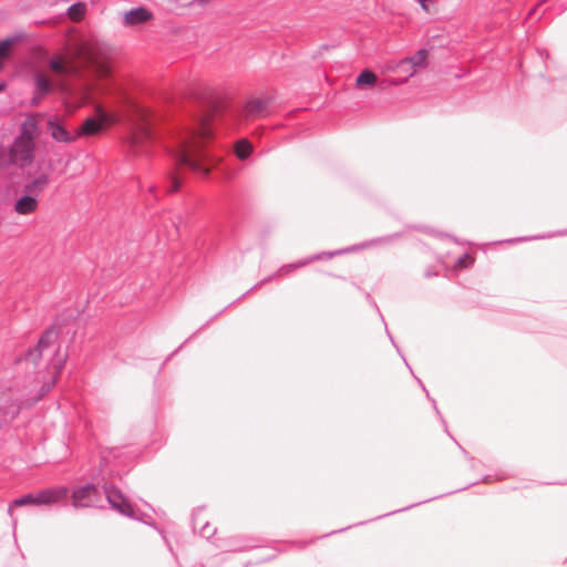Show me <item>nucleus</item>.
Listing matches in <instances>:
<instances>
[{
	"label": "nucleus",
	"instance_id": "1",
	"mask_svg": "<svg viewBox=\"0 0 567 567\" xmlns=\"http://www.w3.org/2000/svg\"><path fill=\"white\" fill-rule=\"evenodd\" d=\"M213 134L208 115L197 116L192 124L177 134L171 153L176 166L187 167L196 174L207 176L217 165V159L207 153L203 142Z\"/></svg>",
	"mask_w": 567,
	"mask_h": 567
},
{
	"label": "nucleus",
	"instance_id": "2",
	"mask_svg": "<svg viewBox=\"0 0 567 567\" xmlns=\"http://www.w3.org/2000/svg\"><path fill=\"white\" fill-rule=\"evenodd\" d=\"M40 134L37 115H29L20 125L19 134L9 148L10 161L20 167L34 159L35 140Z\"/></svg>",
	"mask_w": 567,
	"mask_h": 567
},
{
	"label": "nucleus",
	"instance_id": "3",
	"mask_svg": "<svg viewBox=\"0 0 567 567\" xmlns=\"http://www.w3.org/2000/svg\"><path fill=\"white\" fill-rule=\"evenodd\" d=\"M69 493V489L64 486L51 487L40 491L38 494H25L19 498H16L8 507L9 515L12 516L11 512L14 506H27V505H52L64 498Z\"/></svg>",
	"mask_w": 567,
	"mask_h": 567
},
{
	"label": "nucleus",
	"instance_id": "4",
	"mask_svg": "<svg viewBox=\"0 0 567 567\" xmlns=\"http://www.w3.org/2000/svg\"><path fill=\"white\" fill-rule=\"evenodd\" d=\"M94 112L95 115L86 117L80 126L76 137L96 135L118 121L116 114L106 111L100 104L95 105Z\"/></svg>",
	"mask_w": 567,
	"mask_h": 567
},
{
	"label": "nucleus",
	"instance_id": "5",
	"mask_svg": "<svg viewBox=\"0 0 567 567\" xmlns=\"http://www.w3.org/2000/svg\"><path fill=\"white\" fill-rule=\"evenodd\" d=\"M155 138L152 127V120L148 115L142 114V120L136 123L130 135V147L135 155L145 153L144 147Z\"/></svg>",
	"mask_w": 567,
	"mask_h": 567
},
{
	"label": "nucleus",
	"instance_id": "6",
	"mask_svg": "<svg viewBox=\"0 0 567 567\" xmlns=\"http://www.w3.org/2000/svg\"><path fill=\"white\" fill-rule=\"evenodd\" d=\"M78 56L82 60L85 68L92 71L96 76L105 78L110 73L107 64L101 60L99 49L93 43H83L78 49Z\"/></svg>",
	"mask_w": 567,
	"mask_h": 567
},
{
	"label": "nucleus",
	"instance_id": "7",
	"mask_svg": "<svg viewBox=\"0 0 567 567\" xmlns=\"http://www.w3.org/2000/svg\"><path fill=\"white\" fill-rule=\"evenodd\" d=\"M58 342V332L54 328L47 329L41 337L35 347L28 349L24 355V360L28 362H32L33 364H38L39 360L43 357V354L51 348L54 347Z\"/></svg>",
	"mask_w": 567,
	"mask_h": 567
},
{
	"label": "nucleus",
	"instance_id": "8",
	"mask_svg": "<svg viewBox=\"0 0 567 567\" xmlns=\"http://www.w3.org/2000/svg\"><path fill=\"white\" fill-rule=\"evenodd\" d=\"M20 410L21 402L14 398L11 390L0 391V427L16 419Z\"/></svg>",
	"mask_w": 567,
	"mask_h": 567
},
{
	"label": "nucleus",
	"instance_id": "9",
	"mask_svg": "<svg viewBox=\"0 0 567 567\" xmlns=\"http://www.w3.org/2000/svg\"><path fill=\"white\" fill-rule=\"evenodd\" d=\"M104 493L111 508L124 516H133L131 504L118 488H116L113 484H105Z\"/></svg>",
	"mask_w": 567,
	"mask_h": 567
},
{
	"label": "nucleus",
	"instance_id": "10",
	"mask_svg": "<svg viewBox=\"0 0 567 567\" xmlns=\"http://www.w3.org/2000/svg\"><path fill=\"white\" fill-rule=\"evenodd\" d=\"M343 251L344 250H337V251H330V252H321V254H317V255H313L311 257H308V258H306L303 260L285 265L275 275H272V276H270L268 278L262 279L260 282L255 285L251 289L260 287L262 284L268 282L269 280H271L276 276H286V275L290 274L292 270H295L297 268H300V267H303V266H306V265H308V264H310L312 261L320 260L323 257H327L328 259H330V258L334 257L336 255H339V254H341Z\"/></svg>",
	"mask_w": 567,
	"mask_h": 567
},
{
	"label": "nucleus",
	"instance_id": "11",
	"mask_svg": "<svg viewBox=\"0 0 567 567\" xmlns=\"http://www.w3.org/2000/svg\"><path fill=\"white\" fill-rule=\"evenodd\" d=\"M99 489L93 484H86L78 487L72 493V503L75 507H90L94 505V499Z\"/></svg>",
	"mask_w": 567,
	"mask_h": 567
},
{
	"label": "nucleus",
	"instance_id": "12",
	"mask_svg": "<svg viewBox=\"0 0 567 567\" xmlns=\"http://www.w3.org/2000/svg\"><path fill=\"white\" fill-rule=\"evenodd\" d=\"M48 130L51 137L60 143H72L78 138L76 133L71 134L58 117L48 121Z\"/></svg>",
	"mask_w": 567,
	"mask_h": 567
},
{
	"label": "nucleus",
	"instance_id": "13",
	"mask_svg": "<svg viewBox=\"0 0 567 567\" xmlns=\"http://www.w3.org/2000/svg\"><path fill=\"white\" fill-rule=\"evenodd\" d=\"M50 184V177L47 173H40L38 176L27 179L23 184L22 190L28 195H33L35 198L48 188Z\"/></svg>",
	"mask_w": 567,
	"mask_h": 567
},
{
	"label": "nucleus",
	"instance_id": "14",
	"mask_svg": "<svg viewBox=\"0 0 567 567\" xmlns=\"http://www.w3.org/2000/svg\"><path fill=\"white\" fill-rule=\"evenodd\" d=\"M270 104L269 97H255L249 100L244 106V116L251 118L261 115Z\"/></svg>",
	"mask_w": 567,
	"mask_h": 567
},
{
	"label": "nucleus",
	"instance_id": "15",
	"mask_svg": "<svg viewBox=\"0 0 567 567\" xmlns=\"http://www.w3.org/2000/svg\"><path fill=\"white\" fill-rule=\"evenodd\" d=\"M39 207V200L33 195H28L23 193L22 196H20L14 205L13 209L19 215H30L34 212H37Z\"/></svg>",
	"mask_w": 567,
	"mask_h": 567
},
{
	"label": "nucleus",
	"instance_id": "16",
	"mask_svg": "<svg viewBox=\"0 0 567 567\" xmlns=\"http://www.w3.org/2000/svg\"><path fill=\"white\" fill-rule=\"evenodd\" d=\"M49 68L58 75L76 74L78 68L73 63H69L63 55H54L49 61Z\"/></svg>",
	"mask_w": 567,
	"mask_h": 567
},
{
	"label": "nucleus",
	"instance_id": "17",
	"mask_svg": "<svg viewBox=\"0 0 567 567\" xmlns=\"http://www.w3.org/2000/svg\"><path fill=\"white\" fill-rule=\"evenodd\" d=\"M152 13L144 7H137L128 10L124 16V22L127 25H136L148 21Z\"/></svg>",
	"mask_w": 567,
	"mask_h": 567
},
{
	"label": "nucleus",
	"instance_id": "18",
	"mask_svg": "<svg viewBox=\"0 0 567 567\" xmlns=\"http://www.w3.org/2000/svg\"><path fill=\"white\" fill-rule=\"evenodd\" d=\"M429 52L425 49H420L416 51L411 58H406L405 60H402L400 62V66L404 65H411V73L410 75H413L416 68H423L426 64Z\"/></svg>",
	"mask_w": 567,
	"mask_h": 567
},
{
	"label": "nucleus",
	"instance_id": "19",
	"mask_svg": "<svg viewBox=\"0 0 567 567\" xmlns=\"http://www.w3.org/2000/svg\"><path fill=\"white\" fill-rule=\"evenodd\" d=\"M34 94L39 95V97H44L52 91V84L47 75L42 73H37L34 75Z\"/></svg>",
	"mask_w": 567,
	"mask_h": 567
},
{
	"label": "nucleus",
	"instance_id": "20",
	"mask_svg": "<svg viewBox=\"0 0 567 567\" xmlns=\"http://www.w3.org/2000/svg\"><path fill=\"white\" fill-rule=\"evenodd\" d=\"M377 83V75L374 72H372L371 70H363L358 76H357V80H355V84L357 86L359 87H363V86H372Z\"/></svg>",
	"mask_w": 567,
	"mask_h": 567
},
{
	"label": "nucleus",
	"instance_id": "21",
	"mask_svg": "<svg viewBox=\"0 0 567 567\" xmlns=\"http://www.w3.org/2000/svg\"><path fill=\"white\" fill-rule=\"evenodd\" d=\"M59 350H60V346L58 347H54L53 349V354H54V358L51 359L50 361V365L52 367V369L54 370V373L56 375H59L62 371V369L64 368V364H65V361H66V355H60L59 354ZM55 380V378H53V381Z\"/></svg>",
	"mask_w": 567,
	"mask_h": 567
},
{
	"label": "nucleus",
	"instance_id": "22",
	"mask_svg": "<svg viewBox=\"0 0 567 567\" xmlns=\"http://www.w3.org/2000/svg\"><path fill=\"white\" fill-rule=\"evenodd\" d=\"M252 152V146L247 140H240L235 146V153L238 158L246 159Z\"/></svg>",
	"mask_w": 567,
	"mask_h": 567
},
{
	"label": "nucleus",
	"instance_id": "23",
	"mask_svg": "<svg viewBox=\"0 0 567 567\" xmlns=\"http://www.w3.org/2000/svg\"><path fill=\"white\" fill-rule=\"evenodd\" d=\"M85 10L86 4L84 2H75L69 7L68 13L72 19L79 20L83 17Z\"/></svg>",
	"mask_w": 567,
	"mask_h": 567
},
{
	"label": "nucleus",
	"instance_id": "24",
	"mask_svg": "<svg viewBox=\"0 0 567 567\" xmlns=\"http://www.w3.org/2000/svg\"><path fill=\"white\" fill-rule=\"evenodd\" d=\"M167 182H168V187H167V193H175L181 187V179L179 177L175 174V173H169L167 175Z\"/></svg>",
	"mask_w": 567,
	"mask_h": 567
},
{
	"label": "nucleus",
	"instance_id": "25",
	"mask_svg": "<svg viewBox=\"0 0 567 567\" xmlns=\"http://www.w3.org/2000/svg\"><path fill=\"white\" fill-rule=\"evenodd\" d=\"M216 533V528L213 527L209 523H205L200 528H199V534L202 537L206 538V539H209L212 536H214Z\"/></svg>",
	"mask_w": 567,
	"mask_h": 567
},
{
	"label": "nucleus",
	"instance_id": "26",
	"mask_svg": "<svg viewBox=\"0 0 567 567\" xmlns=\"http://www.w3.org/2000/svg\"><path fill=\"white\" fill-rule=\"evenodd\" d=\"M13 44V39H4L0 41V60L8 55V51Z\"/></svg>",
	"mask_w": 567,
	"mask_h": 567
},
{
	"label": "nucleus",
	"instance_id": "27",
	"mask_svg": "<svg viewBox=\"0 0 567 567\" xmlns=\"http://www.w3.org/2000/svg\"><path fill=\"white\" fill-rule=\"evenodd\" d=\"M468 262H473V259L470 257L468 254H464L457 258L456 266L460 268H466L468 266Z\"/></svg>",
	"mask_w": 567,
	"mask_h": 567
},
{
	"label": "nucleus",
	"instance_id": "28",
	"mask_svg": "<svg viewBox=\"0 0 567 567\" xmlns=\"http://www.w3.org/2000/svg\"><path fill=\"white\" fill-rule=\"evenodd\" d=\"M399 237V234H393V235H390V236H385V237H381V238H378L375 240H373L374 243H390L392 239Z\"/></svg>",
	"mask_w": 567,
	"mask_h": 567
},
{
	"label": "nucleus",
	"instance_id": "29",
	"mask_svg": "<svg viewBox=\"0 0 567 567\" xmlns=\"http://www.w3.org/2000/svg\"><path fill=\"white\" fill-rule=\"evenodd\" d=\"M386 334H388V337L390 338V340H391L392 344L396 348L398 352H399V353H401V352H400L399 347L396 346V343H395V341H394L393 337L391 336V333H390V331H389L388 329H386ZM400 355L403 358V355H402V354H400Z\"/></svg>",
	"mask_w": 567,
	"mask_h": 567
},
{
	"label": "nucleus",
	"instance_id": "30",
	"mask_svg": "<svg viewBox=\"0 0 567 567\" xmlns=\"http://www.w3.org/2000/svg\"><path fill=\"white\" fill-rule=\"evenodd\" d=\"M423 10L427 11V0H417Z\"/></svg>",
	"mask_w": 567,
	"mask_h": 567
},
{
	"label": "nucleus",
	"instance_id": "31",
	"mask_svg": "<svg viewBox=\"0 0 567 567\" xmlns=\"http://www.w3.org/2000/svg\"><path fill=\"white\" fill-rule=\"evenodd\" d=\"M41 99H42V97H39V95L34 94V96H33V99H32V101H31V104H32V105H38V104L40 103V100H41Z\"/></svg>",
	"mask_w": 567,
	"mask_h": 567
},
{
	"label": "nucleus",
	"instance_id": "32",
	"mask_svg": "<svg viewBox=\"0 0 567 567\" xmlns=\"http://www.w3.org/2000/svg\"><path fill=\"white\" fill-rule=\"evenodd\" d=\"M426 396H427V398H429L433 403H435V401H434L433 399H431V398H430V394H429L427 392H426ZM434 409H435L436 413H440V412H439V410H437V405H436V404H434Z\"/></svg>",
	"mask_w": 567,
	"mask_h": 567
},
{
	"label": "nucleus",
	"instance_id": "33",
	"mask_svg": "<svg viewBox=\"0 0 567 567\" xmlns=\"http://www.w3.org/2000/svg\"><path fill=\"white\" fill-rule=\"evenodd\" d=\"M196 1H197L199 4H202V6H203V4L208 3V1H209V0H196Z\"/></svg>",
	"mask_w": 567,
	"mask_h": 567
},
{
	"label": "nucleus",
	"instance_id": "34",
	"mask_svg": "<svg viewBox=\"0 0 567 567\" xmlns=\"http://www.w3.org/2000/svg\"><path fill=\"white\" fill-rule=\"evenodd\" d=\"M427 501H429V499H426V502H427ZM423 503H425V501H423ZM419 504H422V502L416 503V505H419ZM414 506H415V504H414ZM411 507H413V505L406 506L404 509H410Z\"/></svg>",
	"mask_w": 567,
	"mask_h": 567
},
{
	"label": "nucleus",
	"instance_id": "35",
	"mask_svg": "<svg viewBox=\"0 0 567 567\" xmlns=\"http://www.w3.org/2000/svg\"><path fill=\"white\" fill-rule=\"evenodd\" d=\"M49 390H50V386H48V388H42V395H43L44 393L49 392Z\"/></svg>",
	"mask_w": 567,
	"mask_h": 567
},
{
	"label": "nucleus",
	"instance_id": "36",
	"mask_svg": "<svg viewBox=\"0 0 567 567\" xmlns=\"http://www.w3.org/2000/svg\"><path fill=\"white\" fill-rule=\"evenodd\" d=\"M6 87V83H0V92Z\"/></svg>",
	"mask_w": 567,
	"mask_h": 567
},
{
	"label": "nucleus",
	"instance_id": "37",
	"mask_svg": "<svg viewBox=\"0 0 567 567\" xmlns=\"http://www.w3.org/2000/svg\"><path fill=\"white\" fill-rule=\"evenodd\" d=\"M425 276H426V277H431V276H432L431 271H426V272H425Z\"/></svg>",
	"mask_w": 567,
	"mask_h": 567
},
{
	"label": "nucleus",
	"instance_id": "38",
	"mask_svg": "<svg viewBox=\"0 0 567 567\" xmlns=\"http://www.w3.org/2000/svg\"><path fill=\"white\" fill-rule=\"evenodd\" d=\"M558 234H559V235H566V234H567V231H566V230H564V231H559Z\"/></svg>",
	"mask_w": 567,
	"mask_h": 567
},
{
	"label": "nucleus",
	"instance_id": "39",
	"mask_svg": "<svg viewBox=\"0 0 567 567\" xmlns=\"http://www.w3.org/2000/svg\"><path fill=\"white\" fill-rule=\"evenodd\" d=\"M403 362L405 363V365H409V362L406 359L403 358Z\"/></svg>",
	"mask_w": 567,
	"mask_h": 567
},
{
	"label": "nucleus",
	"instance_id": "40",
	"mask_svg": "<svg viewBox=\"0 0 567 567\" xmlns=\"http://www.w3.org/2000/svg\"><path fill=\"white\" fill-rule=\"evenodd\" d=\"M403 362L405 363V365H409V362L406 359L403 358Z\"/></svg>",
	"mask_w": 567,
	"mask_h": 567
},
{
	"label": "nucleus",
	"instance_id": "41",
	"mask_svg": "<svg viewBox=\"0 0 567 567\" xmlns=\"http://www.w3.org/2000/svg\"><path fill=\"white\" fill-rule=\"evenodd\" d=\"M403 362L405 363V365H409V362L406 359L403 358Z\"/></svg>",
	"mask_w": 567,
	"mask_h": 567
},
{
	"label": "nucleus",
	"instance_id": "42",
	"mask_svg": "<svg viewBox=\"0 0 567 567\" xmlns=\"http://www.w3.org/2000/svg\"><path fill=\"white\" fill-rule=\"evenodd\" d=\"M419 383L422 385V390H425V386L421 383L420 380H419Z\"/></svg>",
	"mask_w": 567,
	"mask_h": 567
}]
</instances>
